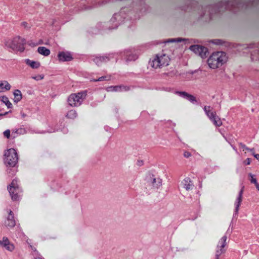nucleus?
I'll return each mask as SVG.
<instances>
[{"label":"nucleus","instance_id":"f257e3e1","mask_svg":"<svg viewBox=\"0 0 259 259\" xmlns=\"http://www.w3.org/2000/svg\"><path fill=\"white\" fill-rule=\"evenodd\" d=\"M4 44L5 47L8 50L22 52L25 50L26 40L20 36H16L5 39Z\"/></svg>","mask_w":259,"mask_h":259},{"label":"nucleus","instance_id":"f03ea898","mask_svg":"<svg viewBox=\"0 0 259 259\" xmlns=\"http://www.w3.org/2000/svg\"><path fill=\"white\" fill-rule=\"evenodd\" d=\"M227 59L226 53L216 52L209 56L207 60V63L210 68L217 69L224 64L227 61Z\"/></svg>","mask_w":259,"mask_h":259},{"label":"nucleus","instance_id":"7ed1b4c3","mask_svg":"<svg viewBox=\"0 0 259 259\" xmlns=\"http://www.w3.org/2000/svg\"><path fill=\"white\" fill-rule=\"evenodd\" d=\"M169 57L164 54H158L149 61L151 66L155 69L161 68L169 65Z\"/></svg>","mask_w":259,"mask_h":259},{"label":"nucleus","instance_id":"20e7f679","mask_svg":"<svg viewBox=\"0 0 259 259\" xmlns=\"http://www.w3.org/2000/svg\"><path fill=\"white\" fill-rule=\"evenodd\" d=\"M18 159V155L15 149L11 148L5 152L4 161L6 164L14 167L17 163Z\"/></svg>","mask_w":259,"mask_h":259},{"label":"nucleus","instance_id":"39448f33","mask_svg":"<svg viewBox=\"0 0 259 259\" xmlns=\"http://www.w3.org/2000/svg\"><path fill=\"white\" fill-rule=\"evenodd\" d=\"M8 190L13 200L17 201L19 199V194L21 193V190L17 180L14 179L12 181L11 183L8 187Z\"/></svg>","mask_w":259,"mask_h":259},{"label":"nucleus","instance_id":"423d86ee","mask_svg":"<svg viewBox=\"0 0 259 259\" xmlns=\"http://www.w3.org/2000/svg\"><path fill=\"white\" fill-rule=\"evenodd\" d=\"M86 95L85 92L72 94L68 98V102L71 106H78L81 104Z\"/></svg>","mask_w":259,"mask_h":259},{"label":"nucleus","instance_id":"0eeeda50","mask_svg":"<svg viewBox=\"0 0 259 259\" xmlns=\"http://www.w3.org/2000/svg\"><path fill=\"white\" fill-rule=\"evenodd\" d=\"M227 236L224 235L219 241L215 249V259H219V257L226 252V248L225 247L227 245Z\"/></svg>","mask_w":259,"mask_h":259},{"label":"nucleus","instance_id":"6e6552de","mask_svg":"<svg viewBox=\"0 0 259 259\" xmlns=\"http://www.w3.org/2000/svg\"><path fill=\"white\" fill-rule=\"evenodd\" d=\"M190 50L195 54L198 55L202 58H205L208 53L207 49L199 45H193L190 47Z\"/></svg>","mask_w":259,"mask_h":259},{"label":"nucleus","instance_id":"1a4fd4ad","mask_svg":"<svg viewBox=\"0 0 259 259\" xmlns=\"http://www.w3.org/2000/svg\"><path fill=\"white\" fill-rule=\"evenodd\" d=\"M0 246L5 248L7 250L12 252L15 249L14 244L10 241L7 237H3L2 240H0Z\"/></svg>","mask_w":259,"mask_h":259},{"label":"nucleus","instance_id":"9d476101","mask_svg":"<svg viewBox=\"0 0 259 259\" xmlns=\"http://www.w3.org/2000/svg\"><path fill=\"white\" fill-rule=\"evenodd\" d=\"M147 183L154 188H158L162 183L160 178H154V176L151 175L147 177Z\"/></svg>","mask_w":259,"mask_h":259},{"label":"nucleus","instance_id":"9b49d317","mask_svg":"<svg viewBox=\"0 0 259 259\" xmlns=\"http://www.w3.org/2000/svg\"><path fill=\"white\" fill-rule=\"evenodd\" d=\"M16 225V222L14 219V215L11 210H9V214L7 220L5 222V225L10 228H13Z\"/></svg>","mask_w":259,"mask_h":259},{"label":"nucleus","instance_id":"f8f14e48","mask_svg":"<svg viewBox=\"0 0 259 259\" xmlns=\"http://www.w3.org/2000/svg\"><path fill=\"white\" fill-rule=\"evenodd\" d=\"M58 58L60 61H69L72 59L71 54L68 52H61L58 54Z\"/></svg>","mask_w":259,"mask_h":259},{"label":"nucleus","instance_id":"ddd939ff","mask_svg":"<svg viewBox=\"0 0 259 259\" xmlns=\"http://www.w3.org/2000/svg\"><path fill=\"white\" fill-rule=\"evenodd\" d=\"M244 187L243 186L239 192L238 196L236 199V200L235 202V212L236 214H237L238 212L240 205L241 203V202L242 201V195L244 191Z\"/></svg>","mask_w":259,"mask_h":259},{"label":"nucleus","instance_id":"4468645a","mask_svg":"<svg viewBox=\"0 0 259 259\" xmlns=\"http://www.w3.org/2000/svg\"><path fill=\"white\" fill-rule=\"evenodd\" d=\"M176 94L183 97V98H185L188 100L189 101H190L192 103L196 102L197 100L193 95H192L191 94H188V93L186 92H179L177 91L176 93Z\"/></svg>","mask_w":259,"mask_h":259},{"label":"nucleus","instance_id":"2eb2a0df","mask_svg":"<svg viewBox=\"0 0 259 259\" xmlns=\"http://www.w3.org/2000/svg\"><path fill=\"white\" fill-rule=\"evenodd\" d=\"M181 184L187 190H192L194 187L193 183L190 178H186L184 179Z\"/></svg>","mask_w":259,"mask_h":259},{"label":"nucleus","instance_id":"dca6fc26","mask_svg":"<svg viewBox=\"0 0 259 259\" xmlns=\"http://www.w3.org/2000/svg\"><path fill=\"white\" fill-rule=\"evenodd\" d=\"M211 116L209 117L210 120L212 122L213 124L217 127H220L222 124L221 118L217 115V113L214 114H211Z\"/></svg>","mask_w":259,"mask_h":259},{"label":"nucleus","instance_id":"f3484780","mask_svg":"<svg viewBox=\"0 0 259 259\" xmlns=\"http://www.w3.org/2000/svg\"><path fill=\"white\" fill-rule=\"evenodd\" d=\"M129 87L124 85L110 86L107 88L108 92H117L121 91H128Z\"/></svg>","mask_w":259,"mask_h":259},{"label":"nucleus","instance_id":"a211bd4d","mask_svg":"<svg viewBox=\"0 0 259 259\" xmlns=\"http://www.w3.org/2000/svg\"><path fill=\"white\" fill-rule=\"evenodd\" d=\"M11 85L6 80L0 81V93L5 92L10 90Z\"/></svg>","mask_w":259,"mask_h":259},{"label":"nucleus","instance_id":"6ab92c4d","mask_svg":"<svg viewBox=\"0 0 259 259\" xmlns=\"http://www.w3.org/2000/svg\"><path fill=\"white\" fill-rule=\"evenodd\" d=\"M37 52L40 54L45 56H48L50 54V51L49 49L45 47H39L37 49Z\"/></svg>","mask_w":259,"mask_h":259},{"label":"nucleus","instance_id":"aec40b11","mask_svg":"<svg viewBox=\"0 0 259 259\" xmlns=\"http://www.w3.org/2000/svg\"><path fill=\"white\" fill-rule=\"evenodd\" d=\"M14 102H19L22 98V95L21 94V92L19 90H15L14 92Z\"/></svg>","mask_w":259,"mask_h":259},{"label":"nucleus","instance_id":"412c9836","mask_svg":"<svg viewBox=\"0 0 259 259\" xmlns=\"http://www.w3.org/2000/svg\"><path fill=\"white\" fill-rule=\"evenodd\" d=\"M109 59L107 57H97L94 59V62L98 65L99 66L102 62H106L107 61H108Z\"/></svg>","mask_w":259,"mask_h":259},{"label":"nucleus","instance_id":"4be33fe9","mask_svg":"<svg viewBox=\"0 0 259 259\" xmlns=\"http://www.w3.org/2000/svg\"><path fill=\"white\" fill-rule=\"evenodd\" d=\"M203 109L208 117L211 116V114H214L216 113L215 111H213L212 108L209 106H205Z\"/></svg>","mask_w":259,"mask_h":259},{"label":"nucleus","instance_id":"5701e85b","mask_svg":"<svg viewBox=\"0 0 259 259\" xmlns=\"http://www.w3.org/2000/svg\"><path fill=\"white\" fill-rule=\"evenodd\" d=\"M26 63L29 65L31 68L36 69L40 66V63L38 62L31 61L29 59L27 60Z\"/></svg>","mask_w":259,"mask_h":259},{"label":"nucleus","instance_id":"b1692460","mask_svg":"<svg viewBox=\"0 0 259 259\" xmlns=\"http://www.w3.org/2000/svg\"><path fill=\"white\" fill-rule=\"evenodd\" d=\"M77 116L76 111L74 110H69L66 114V117L69 119H73Z\"/></svg>","mask_w":259,"mask_h":259},{"label":"nucleus","instance_id":"393cba45","mask_svg":"<svg viewBox=\"0 0 259 259\" xmlns=\"http://www.w3.org/2000/svg\"><path fill=\"white\" fill-rule=\"evenodd\" d=\"M0 101L4 102L8 108H10L12 107V104L9 101L8 98L6 96H1Z\"/></svg>","mask_w":259,"mask_h":259},{"label":"nucleus","instance_id":"a878e982","mask_svg":"<svg viewBox=\"0 0 259 259\" xmlns=\"http://www.w3.org/2000/svg\"><path fill=\"white\" fill-rule=\"evenodd\" d=\"M126 56L127 61H135L138 58V56L136 54H133L130 52L126 53Z\"/></svg>","mask_w":259,"mask_h":259},{"label":"nucleus","instance_id":"bb28decb","mask_svg":"<svg viewBox=\"0 0 259 259\" xmlns=\"http://www.w3.org/2000/svg\"><path fill=\"white\" fill-rule=\"evenodd\" d=\"M110 79V76H103L99 77L97 79H92L93 81H102L103 80H109Z\"/></svg>","mask_w":259,"mask_h":259},{"label":"nucleus","instance_id":"cd10ccee","mask_svg":"<svg viewBox=\"0 0 259 259\" xmlns=\"http://www.w3.org/2000/svg\"><path fill=\"white\" fill-rule=\"evenodd\" d=\"M3 134L4 137H6L7 139H10L11 136V131L10 130H7L4 132Z\"/></svg>","mask_w":259,"mask_h":259},{"label":"nucleus","instance_id":"c85d7f7f","mask_svg":"<svg viewBox=\"0 0 259 259\" xmlns=\"http://www.w3.org/2000/svg\"><path fill=\"white\" fill-rule=\"evenodd\" d=\"M248 176L251 178L250 181L251 183L255 184L257 183L256 179L253 178V175L252 174L249 173Z\"/></svg>","mask_w":259,"mask_h":259},{"label":"nucleus","instance_id":"c756f323","mask_svg":"<svg viewBox=\"0 0 259 259\" xmlns=\"http://www.w3.org/2000/svg\"><path fill=\"white\" fill-rule=\"evenodd\" d=\"M238 145L239 147L243 149V151L249 150V148H248L245 144L242 143H238Z\"/></svg>","mask_w":259,"mask_h":259},{"label":"nucleus","instance_id":"7c9ffc66","mask_svg":"<svg viewBox=\"0 0 259 259\" xmlns=\"http://www.w3.org/2000/svg\"><path fill=\"white\" fill-rule=\"evenodd\" d=\"M21 25L26 29H29L31 28V26L28 24V23L26 22H23L21 23Z\"/></svg>","mask_w":259,"mask_h":259},{"label":"nucleus","instance_id":"2f4dec72","mask_svg":"<svg viewBox=\"0 0 259 259\" xmlns=\"http://www.w3.org/2000/svg\"><path fill=\"white\" fill-rule=\"evenodd\" d=\"M183 155L185 158H189L190 157H191L192 156V154L190 152L185 151L184 152Z\"/></svg>","mask_w":259,"mask_h":259},{"label":"nucleus","instance_id":"473e14b6","mask_svg":"<svg viewBox=\"0 0 259 259\" xmlns=\"http://www.w3.org/2000/svg\"><path fill=\"white\" fill-rule=\"evenodd\" d=\"M44 75H39L38 76H33L32 78L36 80H39L42 79L44 78Z\"/></svg>","mask_w":259,"mask_h":259},{"label":"nucleus","instance_id":"72a5a7b5","mask_svg":"<svg viewBox=\"0 0 259 259\" xmlns=\"http://www.w3.org/2000/svg\"><path fill=\"white\" fill-rule=\"evenodd\" d=\"M251 163V159L250 158H247L243 161V163L244 165H249Z\"/></svg>","mask_w":259,"mask_h":259},{"label":"nucleus","instance_id":"f704fd0d","mask_svg":"<svg viewBox=\"0 0 259 259\" xmlns=\"http://www.w3.org/2000/svg\"><path fill=\"white\" fill-rule=\"evenodd\" d=\"M252 155L257 160H259V154H255L254 153H252Z\"/></svg>","mask_w":259,"mask_h":259},{"label":"nucleus","instance_id":"c9c22d12","mask_svg":"<svg viewBox=\"0 0 259 259\" xmlns=\"http://www.w3.org/2000/svg\"><path fill=\"white\" fill-rule=\"evenodd\" d=\"M18 130H16L15 131H13L12 135L13 136V138H15V134H17Z\"/></svg>","mask_w":259,"mask_h":259},{"label":"nucleus","instance_id":"e433bc0d","mask_svg":"<svg viewBox=\"0 0 259 259\" xmlns=\"http://www.w3.org/2000/svg\"><path fill=\"white\" fill-rule=\"evenodd\" d=\"M254 185L256 187V188L259 191V184L258 183H256Z\"/></svg>","mask_w":259,"mask_h":259},{"label":"nucleus","instance_id":"4c0bfd02","mask_svg":"<svg viewBox=\"0 0 259 259\" xmlns=\"http://www.w3.org/2000/svg\"><path fill=\"white\" fill-rule=\"evenodd\" d=\"M184 40L182 38H177L176 40H175V41L181 42V41Z\"/></svg>","mask_w":259,"mask_h":259},{"label":"nucleus","instance_id":"58836bf2","mask_svg":"<svg viewBox=\"0 0 259 259\" xmlns=\"http://www.w3.org/2000/svg\"><path fill=\"white\" fill-rule=\"evenodd\" d=\"M8 114V112H5V113H4V114L0 113V116H3V115H6V114Z\"/></svg>","mask_w":259,"mask_h":259},{"label":"nucleus","instance_id":"ea45409f","mask_svg":"<svg viewBox=\"0 0 259 259\" xmlns=\"http://www.w3.org/2000/svg\"><path fill=\"white\" fill-rule=\"evenodd\" d=\"M247 151H249L250 152H253L254 151V149L253 148H252V149L249 148V150H247Z\"/></svg>","mask_w":259,"mask_h":259}]
</instances>
